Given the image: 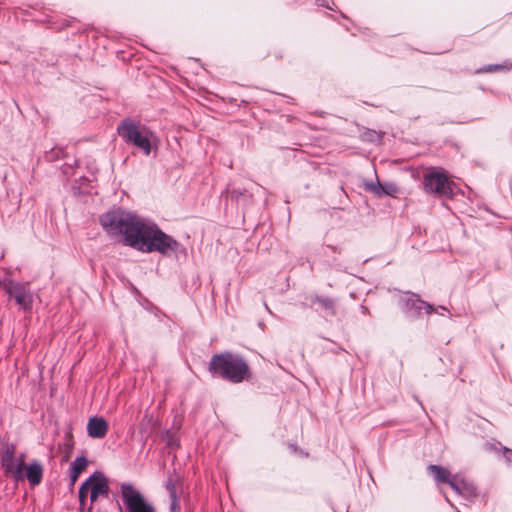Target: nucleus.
Segmentation results:
<instances>
[{
	"label": "nucleus",
	"instance_id": "4be33fe9",
	"mask_svg": "<svg viewBox=\"0 0 512 512\" xmlns=\"http://www.w3.org/2000/svg\"><path fill=\"white\" fill-rule=\"evenodd\" d=\"M318 6L330 8L328 5V0H316Z\"/></svg>",
	"mask_w": 512,
	"mask_h": 512
},
{
	"label": "nucleus",
	"instance_id": "1a4fd4ad",
	"mask_svg": "<svg viewBox=\"0 0 512 512\" xmlns=\"http://www.w3.org/2000/svg\"><path fill=\"white\" fill-rule=\"evenodd\" d=\"M87 481L89 482L90 500L94 503L100 495L108 496L109 486L105 476L100 472L93 473Z\"/></svg>",
	"mask_w": 512,
	"mask_h": 512
},
{
	"label": "nucleus",
	"instance_id": "39448f33",
	"mask_svg": "<svg viewBox=\"0 0 512 512\" xmlns=\"http://www.w3.org/2000/svg\"><path fill=\"white\" fill-rule=\"evenodd\" d=\"M454 182L449 180L448 174L443 169L431 168L423 175V188L428 194L439 198H453Z\"/></svg>",
	"mask_w": 512,
	"mask_h": 512
},
{
	"label": "nucleus",
	"instance_id": "4468645a",
	"mask_svg": "<svg viewBox=\"0 0 512 512\" xmlns=\"http://www.w3.org/2000/svg\"><path fill=\"white\" fill-rule=\"evenodd\" d=\"M313 304L317 305V311H321L325 314V316H335L336 315V308H335V302L333 299L328 297H316L313 300Z\"/></svg>",
	"mask_w": 512,
	"mask_h": 512
},
{
	"label": "nucleus",
	"instance_id": "dca6fc26",
	"mask_svg": "<svg viewBox=\"0 0 512 512\" xmlns=\"http://www.w3.org/2000/svg\"><path fill=\"white\" fill-rule=\"evenodd\" d=\"M367 188L370 191H372L374 194H376L377 196L393 195L394 193L397 192V188L395 185H393V184L383 185L379 182L377 184H368Z\"/></svg>",
	"mask_w": 512,
	"mask_h": 512
},
{
	"label": "nucleus",
	"instance_id": "6e6552de",
	"mask_svg": "<svg viewBox=\"0 0 512 512\" xmlns=\"http://www.w3.org/2000/svg\"><path fill=\"white\" fill-rule=\"evenodd\" d=\"M427 469L437 482L448 483L458 494H463L464 490H468V485L462 480H457L447 468L432 464Z\"/></svg>",
	"mask_w": 512,
	"mask_h": 512
},
{
	"label": "nucleus",
	"instance_id": "20e7f679",
	"mask_svg": "<svg viewBox=\"0 0 512 512\" xmlns=\"http://www.w3.org/2000/svg\"><path fill=\"white\" fill-rule=\"evenodd\" d=\"M26 455L17 453V447L11 442L0 444V465L6 477L19 482L24 480V463Z\"/></svg>",
	"mask_w": 512,
	"mask_h": 512
},
{
	"label": "nucleus",
	"instance_id": "423d86ee",
	"mask_svg": "<svg viewBox=\"0 0 512 512\" xmlns=\"http://www.w3.org/2000/svg\"><path fill=\"white\" fill-rule=\"evenodd\" d=\"M0 286L23 310L27 311L32 308L33 293L30 289L29 283H22L12 279H4L0 283Z\"/></svg>",
	"mask_w": 512,
	"mask_h": 512
},
{
	"label": "nucleus",
	"instance_id": "7ed1b4c3",
	"mask_svg": "<svg viewBox=\"0 0 512 512\" xmlns=\"http://www.w3.org/2000/svg\"><path fill=\"white\" fill-rule=\"evenodd\" d=\"M119 136L128 144L141 150L146 156L158 146V138L148 127L124 119L117 128Z\"/></svg>",
	"mask_w": 512,
	"mask_h": 512
},
{
	"label": "nucleus",
	"instance_id": "9d476101",
	"mask_svg": "<svg viewBox=\"0 0 512 512\" xmlns=\"http://www.w3.org/2000/svg\"><path fill=\"white\" fill-rule=\"evenodd\" d=\"M404 310L413 316H419L422 311L431 314L434 308L431 304L421 300L416 294L408 293V296L404 299Z\"/></svg>",
	"mask_w": 512,
	"mask_h": 512
},
{
	"label": "nucleus",
	"instance_id": "6ab92c4d",
	"mask_svg": "<svg viewBox=\"0 0 512 512\" xmlns=\"http://www.w3.org/2000/svg\"><path fill=\"white\" fill-rule=\"evenodd\" d=\"M167 491L169 492V495H170V498H175L177 497V492H176V480L173 479L172 477H170L167 482H166V485H165Z\"/></svg>",
	"mask_w": 512,
	"mask_h": 512
},
{
	"label": "nucleus",
	"instance_id": "412c9836",
	"mask_svg": "<svg viewBox=\"0 0 512 512\" xmlns=\"http://www.w3.org/2000/svg\"><path fill=\"white\" fill-rule=\"evenodd\" d=\"M503 455L508 462H512V450L511 449L504 448Z\"/></svg>",
	"mask_w": 512,
	"mask_h": 512
},
{
	"label": "nucleus",
	"instance_id": "ddd939ff",
	"mask_svg": "<svg viewBox=\"0 0 512 512\" xmlns=\"http://www.w3.org/2000/svg\"><path fill=\"white\" fill-rule=\"evenodd\" d=\"M48 22L49 24L46 29L52 30L54 32H60L67 28H73L76 30L75 32H87L86 29H81L79 26H77L79 21L76 19L69 20L66 18H59L55 20H49Z\"/></svg>",
	"mask_w": 512,
	"mask_h": 512
},
{
	"label": "nucleus",
	"instance_id": "f8f14e48",
	"mask_svg": "<svg viewBox=\"0 0 512 512\" xmlns=\"http://www.w3.org/2000/svg\"><path fill=\"white\" fill-rule=\"evenodd\" d=\"M87 432L91 438H103L108 432V423L103 417H91L87 423Z\"/></svg>",
	"mask_w": 512,
	"mask_h": 512
},
{
	"label": "nucleus",
	"instance_id": "f257e3e1",
	"mask_svg": "<svg viewBox=\"0 0 512 512\" xmlns=\"http://www.w3.org/2000/svg\"><path fill=\"white\" fill-rule=\"evenodd\" d=\"M99 221L109 235L122 236L125 245L141 252L167 254L177 251L180 246L156 225H149L138 215L125 210L108 211L100 216Z\"/></svg>",
	"mask_w": 512,
	"mask_h": 512
},
{
	"label": "nucleus",
	"instance_id": "2eb2a0df",
	"mask_svg": "<svg viewBox=\"0 0 512 512\" xmlns=\"http://www.w3.org/2000/svg\"><path fill=\"white\" fill-rule=\"evenodd\" d=\"M88 465V461L84 456L77 457L72 463L70 467V482L71 485H74L78 480L80 474L86 469Z\"/></svg>",
	"mask_w": 512,
	"mask_h": 512
},
{
	"label": "nucleus",
	"instance_id": "0eeeda50",
	"mask_svg": "<svg viewBox=\"0 0 512 512\" xmlns=\"http://www.w3.org/2000/svg\"><path fill=\"white\" fill-rule=\"evenodd\" d=\"M121 495L128 512H155V508L132 484H121Z\"/></svg>",
	"mask_w": 512,
	"mask_h": 512
},
{
	"label": "nucleus",
	"instance_id": "f3484780",
	"mask_svg": "<svg viewBox=\"0 0 512 512\" xmlns=\"http://www.w3.org/2000/svg\"><path fill=\"white\" fill-rule=\"evenodd\" d=\"M508 67L503 64H493V65H487L482 68H479L476 73H493L498 71H504L507 70Z\"/></svg>",
	"mask_w": 512,
	"mask_h": 512
},
{
	"label": "nucleus",
	"instance_id": "a211bd4d",
	"mask_svg": "<svg viewBox=\"0 0 512 512\" xmlns=\"http://www.w3.org/2000/svg\"><path fill=\"white\" fill-rule=\"evenodd\" d=\"M89 492V482L86 480L79 489V501L81 506L84 505Z\"/></svg>",
	"mask_w": 512,
	"mask_h": 512
},
{
	"label": "nucleus",
	"instance_id": "9b49d317",
	"mask_svg": "<svg viewBox=\"0 0 512 512\" xmlns=\"http://www.w3.org/2000/svg\"><path fill=\"white\" fill-rule=\"evenodd\" d=\"M43 466L38 460H34L28 465L24 464V479L26 478L31 486H37L43 478Z\"/></svg>",
	"mask_w": 512,
	"mask_h": 512
},
{
	"label": "nucleus",
	"instance_id": "f03ea898",
	"mask_svg": "<svg viewBox=\"0 0 512 512\" xmlns=\"http://www.w3.org/2000/svg\"><path fill=\"white\" fill-rule=\"evenodd\" d=\"M208 370L214 377H219L235 384L248 381L252 377V372L246 359L239 354L228 351L214 354L210 359Z\"/></svg>",
	"mask_w": 512,
	"mask_h": 512
},
{
	"label": "nucleus",
	"instance_id": "aec40b11",
	"mask_svg": "<svg viewBox=\"0 0 512 512\" xmlns=\"http://www.w3.org/2000/svg\"><path fill=\"white\" fill-rule=\"evenodd\" d=\"M170 499H171V503H170V510H171V512H181V508H180V503L178 501V497L170 498Z\"/></svg>",
	"mask_w": 512,
	"mask_h": 512
}]
</instances>
